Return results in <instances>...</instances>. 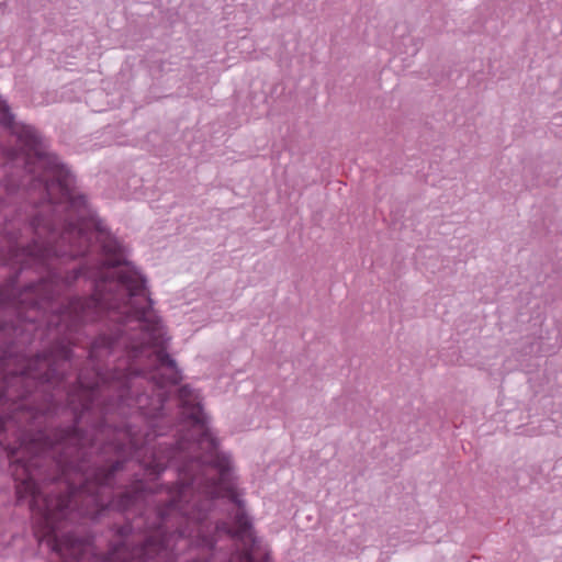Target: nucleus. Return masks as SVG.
<instances>
[{
  "label": "nucleus",
  "mask_w": 562,
  "mask_h": 562,
  "mask_svg": "<svg viewBox=\"0 0 562 562\" xmlns=\"http://www.w3.org/2000/svg\"><path fill=\"white\" fill-rule=\"evenodd\" d=\"M0 374L24 389L19 397L42 393L47 404L0 414V431L7 422L20 429L19 446L5 447L18 502L43 518L61 559L81 562L90 541L59 537L60 522L112 509L136 517L120 527L104 562H257L231 457L218 451L189 384L178 405L192 428L153 443L167 436L165 386L182 380L165 349H0ZM11 400L10 387L0 389V407Z\"/></svg>",
  "instance_id": "1"
}]
</instances>
